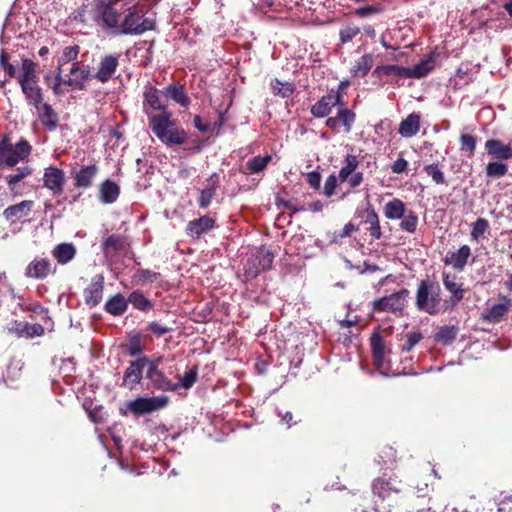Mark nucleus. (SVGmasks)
<instances>
[{"label": "nucleus", "instance_id": "nucleus-49", "mask_svg": "<svg viewBox=\"0 0 512 512\" xmlns=\"http://www.w3.org/2000/svg\"><path fill=\"white\" fill-rule=\"evenodd\" d=\"M490 230L489 221L485 218H477L476 221L472 224L470 238L472 241L479 242L480 239L485 237V234H488Z\"/></svg>", "mask_w": 512, "mask_h": 512}, {"label": "nucleus", "instance_id": "nucleus-6", "mask_svg": "<svg viewBox=\"0 0 512 512\" xmlns=\"http://www.w3.org/2000/svg\"><path fill=\"white\" fill-rule=\"evenodd\" d=\"M120 0H98L96 4V23L105 29H111L115 35H119L121 15L114 8Z\"/></svg>", "mask_w": 512, "mask_h": 512}, {"label": "nucleus", "instance_id": "nucleus-34", "mask_svg": "<svg viewBox=\"0 0 512 512\" xmlns=\"http://www.w3.org/2000/svg\"><path fill=\"white\" fill-rule=\"evenodd\" d=\"M101 247L105 255L117 254L126 250L127 243L123 236L111 234L103 239Z\"/></svg>", "mask_w": 512, "mask_h": 512}, {"label": "nucleus", "instance_id": "nucleus-56", "mask_svg": "<svg viewBox=\"0 0 512 512\" xmlns=\"http://www.w3.org/2000/svg\"><path fill=\"white\" fill-rule=\"evenodd\" d=\"M388 461L396 462V451L390 446H385L381 453L374 458V462L379 466L380 469H383L385 466H387Z\"/></svg>", "mask_w": 512, "mask_h": 512}, {"label": "nucleus", "instance_id": "nucleus-14", "mask_svg": "<svg viewBox=\"0 0 512 512\" xmlns=\"http://www.w3.org/2000/svg\"><path fill=\"white\" fill-rule=\"evenodd\" d=\"M55 271L56 268H52L51 261L48 258L35 257L26 266L24 274L27 278L44 280Z\"/></svg>", "mask_w": 512, "mask_h": 512}, {"label": "nucleus", "instance_id": "nucleus-10", "mask_svg": "<svg viewBox=\"0 0 512 512\" xmlns=\"http://www.w3.org/2000/svg\"><path fill=\"white\" fill-rule=\"evenodd\" d=\"M169 402L165 395L156 397H138L129 402L128 408L135 415H143L164 408Z\"/></svg>", "mask_w": 512, "mask_h": 512}, {"label": "nucleus", "instance_id": "nucleus-13", "mask_svg": "<svg viewBox=\"0 0 512 512\" xmlns=\"http://www.w3.org/2000/svg\"><path fill=\"white\" fill-rule=\"evenodd\" d=\"M357 215L362 219L361 224L372 239L378 240L382 237L379 216L372 204L368 203L366 208L357 212Z\"/></svg>", "mask_w": 512, "mask_h": 512}, {"label": "nucleus", "instance_id": "nucleus-26", "mask_svg": "<svg viewBox=\"0 0 512 512\" xmlns=\"http://www.w3.org/2000/svg\"><path fill=\"white\" fill-rule=\"evenodd\" d=\"M98 171L99 168L95 163L82 166L79 170L72 173L74 175V186L83 189L90 188Z\"/></svg>", "mask_w": 512, "mask_h": 512}, {"label": "nucleus", "instance_id": "nucleus-54", "mask_svg": "<svg viewBox=\"0 0 512 512\" xmlns=\"http://www.w3.org/2000/svg\"><path fill=\"white\" fill-rule=\"evenodd\" d=\"M160 273L149 269H138L132 276V283L143 285L147 282H154L160 278Z\"/></svg>", "mask_w": 512, "mask_h": 512}, {"label": "nucleus", "instance_id": "nucleus-40", "mask_svg": "<svg viewBox=\"0 0 512 512\" xmlns=\"http://www.w3.org/2000/svg\"><path fill=\"white\" fill-rule=\"evenodd\" d=\"M76 248L72 243H60L52 250V256L59 264L65 265L74 259Z\"/></svg>", "mask_w": 512, "mask_h": 512}, {"label": "nucleus", "instance_id": "nucleus-21", "mask_svg": "<svg viewBox=\"0 0 512 512\" xmlns=\"http://www.w3.org/2000/svg\"><path fill=\"white\" fill-rule=\"evenodd\" d=\"M442 282L445 289L451 294L449 302L452 306L457 305L464 299L465 290L463 289V283L457 281L456 275L443 272Z\"/></svg>", "mask_w": 512, "mask_h": 512}, {"label": "nucleus", "instance_id": "nucleus-8", "mask_svg": "<svg viewBox=\"0 0 512 512\" xmlns=\"http://www.w3.org/2000/svg\"><path fill=\"white\" fill-rule=\"evenodd\" d=\"M162 357L150 359L146 370L147 388L162 392L176 391V385L159 369Z\"/></svg>", "mask_w": 512, "mask_h": 512}, {"label": "nucleus", "instance_id": "nucleus-32", "mask_svg": "<svg viewBox=\"0 0 512 512\" xmlns=\"http://www.w3.org/2000/svg\"><path fill=\"white\" fill-rule=\"evenodd\" d=\"M255 260L257 261V266L247 270L248 274L252 277H256L259 273L271 268L274 254L268 249L261 248L257 251Z\"/></svg>", "mask_w": 512, "mask_h": 512}, {"label": "nucleus", "instance_id": "nucleus-59", "mask_svg": "<svg viewBox=\"0 0 512 512\" xmlns=\"http://www.w3.org/2000/svg\"><path fill=\"white\" fill-rule=\"evenodd\" d=\"M425 173L432 178L436 184H444L445 177L443 171L437 163L428 164L424 167Z\"/></svg>", "mask_w": 512, "mask_h": 512}, {"label": "nucleus", "instance_id": "nucleus-39", "mask_svg": "<svg viewBox=\"0 0 512 512\" xmlns=\"http://www.w3.org/2000/svg\"><path fill=\"white\" fill-rule=\"evenodd\" d=\"M128 308L127 299L120 293L109 298L105 305L104 309L107 313L113 316H121L123 315Z\"/></svg>", "mask_w": 512, "mask_h": 512}, {"label": "nucleus", "instance_id": "nucleus-63", "mask_svg": "<svg viewBox=\"0 0 512 512\" xmlns=\"http://www.w3.org/2000/svg\"><path fill=\"white\" fill-rule=\"evenodd\" d=\"M278 416L281 419V423L285 424L288 428L297 425L298 423L301 422V419H294V415L290 411H286L284 413L279 412Z\"/></svg>", "mask_w": 512, "mask_h": 512}, {"label": "nucleus", "instance_id": "nucleus-48", "mask_svg": "<svg viewBox=\"0 0 512 512\" xmlns=\"http://www.w3.org/2000/svg\"><path fill=\"white\" fill-rule=\"evenodd\" d=\"M399 228L409 234H414L417 230L419 218L416 212L408 209L405 215L400 219Z\"/></svg>", "mask_w": 512, "mask_h": 512}, {"label": "nucleus", "instance_id": "nucleus-43", "mask_svg": "<svg viewBox=\"0 0 512 512\" xmlns=\"http://www.w3.org/2000/svg\"><path fill=\"white\" fill-rule=\"evenodd\" d=\"M127 301L128 304L130 303L135 309L142 312H147L154 306V303L150 299L146 298L140 290L131 292Z\"/></svg>", "mask_w": 512, "mask_h": 512}, {"label": "nucleus", "instance_id": "nucleus-47", "mask_svg": "<svg viewBox=\"0 0 512 512\" xmlns=\"http://www.w3.org/2000/svg\"><path fill=\"white\" fill-rule=\"evenodd\" d=\"M373 57L371 54H364L354 64L352 74L357 77H364L373 66Z\"/></svg>", "mask_w": 512, "mask_h": 512}, {"label": "nucleus", "instance_id": "nucleus-53", "mask_svg": "<svg viewBox=\"0 0 512 512\" xmlns=\"http://www.w3.org/2000/svg\"><path fill=\"white\" fill-rule=\"evenodd\" d=\"M458 329L454 326H442L435 333L436 341L448 345L457 337Z\"/></svg>", "mask_w": 512, "mask_h": 512}, {"label": "nucleus", "instance_id": "nucleus-25", "mask_svg": "<svg viewBox=\"0 0 512 512\" xmlns=\"http://www.w3.org/2000/svg\"><path fill=\"white\" fill-rule=\"evenodd\" d=\"M33 173L32 167L25 165L18 167L15 173L8 174L4 177V180L13 197L22 196L23 192L18 189L17 184L25 178L31 176Z\"/></svg>", "mask_w": 512, "mask_h": 512}, {"label": "nucleus", "instance_id": "nucleus-42", "mask_svg": "<svg viewBox=\"0 0 512 512\" xmlns=\"http://www.w3.org/2000/svg\"><path fill=\"white\" fill-rule=\"evenodd\" d=\"M122 347L125 353L132 357L140 355L145 349L139 332L131 333L128 336L127 342Z\"/></svg>", "mask_w": 512, "mask_h": 512}, {"label": "nucleus", "instance_id": "nucleus-36", "mask_svg": "<svg viewBox=\"0 0 512 512\" xmlns=\"http://www.w3.org/2000/svg\"><path fill=\"white\" fill-rule=\"evenodd\" d=\"M406 204L399 198H393L384 205L383 213L388 220H400L407 211Z\"/></svg>", "mask_w": 512, "mask_h": 512}, {"label": "nucleus", "instance_id": "nucleus-45", "mask_svg": "<svg viewBox=\"0 0 512 512\" xmlns=\"http://www.w3.org/2000/svg\"><path fill=\"white\" fill-rule=\"evenodd\" d=\"M360 161L358 156L347 154L344 158V165L339 170L338 177L342 182H345L348 177L353 174L358 168Z\"/></svg>", "mask_w": 512, "mask_h": 512}, {"label": "nucleus", "instance_id": "nucleus-30", "mask_svg": "<svg viewBox=\"0 0 512 512\" xmlns=\"http://www.w3.org/2000/svg\"><path fill=\"white\" fill-rule=\"evenodd\" d=\"M502 299L504 300L503 303L493 304L490 308L485 310L482 317L484 320L491 323H498L503 319V317L508 313L512 301L506 296Z\"/></svg>", "mask_w": 512, "mask_h": 512}, {"label": "nucleus", "instance_id": "nucleus-9", "mask_svg": "<svg viewBox=\"0 0 512 512\" xmlns=\"http://www.w3.org/2000/svg\"><path fill=\"white\" fill-rule=\"evenodd\" d=\"M355 121L356 113L349 109L346 102L343 100L342 104L337 107L336 116L328 117L325 125L336 133L340 131V127L342 126L343 132L349 134L352 131Z\"/></svg>", "mask_w": 512, "mask_h": 512}, {"label": "nucleus", "instance_id": "nucleus-18", "mask_svg": "<svg viewBox=\"0 0 512 512\" xmlns=\"http://www.w3.org/2000/svg\"><path fill=\"white\" fill-rule=\"evenodd\" d=\"M216 226V219L210 214L203 215L198 219L188 222L185 232L193 239H199L203 234L213 230Z\"/></svg>", "mask_w": 512, "mask_h": 512}, {"label": "nucleus", "instance_id": "nucleus-15", "mask_svg": "<svg viewBox=\"0 0 512 512\" xmlns=\"http://www.w3.org/2000/svg\"><path fill=\"white\" fill-rule=\"evenodd\" d=\"M119 58V54H109L102 57L98 64L97 71L92 75V78L101 83H107L117 71Z\"/></svg>", "mask_w": 512, "mask_h": 512}, {"label": "nucleus", "instance_id": "nucleus-33", "mask_svg": "<svg viewBox=\"0 0 512 512\" xmlns=\"http://www.w3.org/2000/svg\"><path fill=\"white\" fill-rule=\"evenodd\" d=\"M370 346L373 363L376 368L380 369L384 364L385 343L378 331L372 333L370 337Z\"/></svg>", "mask_w": 512, "mask_h": 512}, {"label": "nucleus", "instance_id": "nucleus-20", "mask_svg": "<svg viewBox=\"0 0 512 512\" xmlns=\"http://www.w3.org/2000/svg\"><path fill=\"white\" fill-rule=\"evenodd\" d=\"M65 174L62 169L50 166L45 169L43 175V185L51 190L53 195H61L64 190Z\"/></svg>", "mask_w": 512, "mask_h": 512}, {"label": "nucleus", "instance_id": "nucleus-19", "mask_svg": "<svg viewBox=\"0 0 512 512\" xmlns=\"http://www.w3.org/2000/svg\"><path fill=\"white\" fill-rule=\"evenodd\" d=\"M372 75L374 77H386L384 84H391L400 86V80L407 78L406 75V67H402L399 65H382L377 66Z\"/></svg>", "mask_w": 512, "mask_h": 512}, {"label": "nucleus", "instance_id": "nucleus-1", "mask_svg": "<svg viewBox=\"0 0 512 512\" xmlns=\"http://www.w3.org/2000/svg\"><path fill=\"white\" fill-rule=\"evenodd\" d=\"M162 90L148 84L143 91V111L148 117L153 134L166 146L182 145L188 133L172 118V112L161 101Z\"/></svg>", "mask_w": 512, "mask_h": 512}, {"label": "nucleus", "instance_id": "nucleus-4", "mask_svg": "<svg viewBox=\"0 0 512 512\" xmlns=\"http://www.w3.org/2000/svg\"><path fill=\"white\" fill-rule=\"evenodd\" d=\"M154 19L146 17L144 6L133 5L128 7L121 20L119 35H142L147 31L155 30Z\"/></svg>", "mask_w": 512, "mask_h": 512}, {"label": "nucleus", "instance_id": "nucleus-64", "mask_svg": "<svg viewBox=\"0 0 512 512\" xmlns=\"http://www.w3.org/2000/svg\"><path fill=\"white\" fill-rule=\"evenodd\" d=\"M499 512H512V493L506 495L498 504Z\"/></svg>", "mask_w": 512, "mask_h": 512}, {"label": "nucleus", "instance_id": "nucleus-50", "mask_svg": "<svg viewBox=\"0 0 512 512\" xmlns=\"http://www.w3.org/2000/svg\"><path fill=\"white\" fill-rule=\"evenodd\" d=\"M424 339L421 331L413 330L404 335V342L400 345L401 352H410Z\"/></svg>", "mask_w": 512, "mask_h": 512}, {"label": "nucleus", "instance_id": "nucleus-22", "mask_svg": "<svg viewBox=\"0 0 512 512\" xmlns=\"http://www.w3.org/2000/svg\"><path fill=\"white\" fill-rule=\"evenodd\" d=\"M34 207V201L23 200L17 204L7 207L3 211V217L10 224H15L22 218L28 216Z\"/></svg>", "mask_w": 512, "mask_h": 512}, {"label": "nucleus", "instance_id": "nucleus-7", "mask_svg": "<svg viewBox=\"0 0 512 512\" xmlns=\"http://www.w3.org/2000/svg\"><path fill=\"white\" fill-rule=\"evenodd\" d=\"M409 295V290L407 288H403L388 296L375 299L372 302V310L374 312H389L396 315H402Z\"/></svg>", "mask_w": 512, "mask_h": 512}, {"label": "nucleus", "instance_id": "nucleus-5", "mask_svg": "<svg viewBox=\"0 0 512 512\" xmlns=\"http://www.w3.org/2000/svg\"><path fill=\"white\" fill-rule=\"evenodd\" d=\"M31 150L32 147L27 140L21 139L14 145L11 139L5 135L0 139V166L15 167L19 162L29 157Z\"/></svg>", "mask_w": 512, "mask_h": 512}, {"label": "nucleus", "instance_id": "nucleus-57", "mask_svg": "<svg viewBox=\"0 0 512 512\" xmlns=\"http://www.w3.org/2000/svg\"><path fill=\"white\" fill-rule=\"evenodd\" d=\"M79 51H80V48L78 45L66 46L62 51V55L58 59V65L60 67H62L65 64L76 60L78 57Z\"/></svg>", "mask_w": 512, "mask_h": 512}, {"label": "nucleus", "instance_id": "nucleus-62", "mask_svg": "<svg viewBox=\"0 0 512 512\" xmlns=\"http://www.w3.org/2000/svg\"><path fill=\"white\" fill-rule=\"evenodd\" d=\"M337 187V177L334 174H331L327 177L324 184V195L326 197H331L335 193V189Z\"/></svg>", "mask_w": 512, "mask_h": 512}, {"label": "nucleus", "instance_id": "nucleus-12", "mask_svg": "<svg viewBox=\"0 0 512 512\" xmlns=\"http://www.w3.org/2000/svg\"><path fill=\"white\" fill-rule=\"evenodd\" d=\"M150 362L148 356H141L138 359L131 361L129 366L124 371L122 387L134 390L135 387L141 383L143 378V369Z\"/></svg>", "mask_w": 512, "mask_h": 512}, {"label": "nucleus", "instance_id": "nucleus-27", "mask_svg": "<svg viewBox=\"0 0 512 512\" xmlns=\"http://www.w3.org/2000/svg\"><path fill=\"white\" fill-rule=\"evenodd\" d=\"M470 256V247L462 245L456 252H449L444 259V263L452 266L457 271H462L467 265Z\"/></svg>", "mask_w": 512, "mask_h": 512}, {"label": "nucleus", "instance_id": "nucleus-29", "mask_svg": "<svg viewBox=\"0 0 512 512\" xmlns=\"http://www.w3.org/2000/svg\"><path fill=\"white\" fill-rule=\"evenodd\" d=\"M485 149L493 158L501 160L512 158V146L510 144H504L501 140L488 139L485 142Z\"/></svg>", "mask_w": 512, "mask_h": 512}, {"label": "nucleus", "instance_id": "nucleus-16", "mask_svg": "<svg viewBox=\"0 0 512 512\" xmlns=\"http://www.w3.org/2000/svg\"><path fill=\"white\" fill-rule=\"evenodd\" d=\"M70 75L72 77L65 81V85L82 91L86 89L85 82L92 78L93 74L90 73L89 66L82 64V62H74L70 68Z\"/></svg>", "mask_w": 512, "mask_h": 512}, {"label": "nucleus", "instance_id": "nucleus-17", "mask_svg": "<svg viewBox=\"0 0 512 512\" xmlns=\"http://www.w3.org/2000/svg\"><path fill=\"white\" fill-rule=\"evenodd\" d=\"M104 276L96 274L92 277L91 283L83 291L84 301L90 308L96 307L103 298Z\"/></svg>", "mask_w": 512, "mask_h": 512}, {"label": "nucleus", "instance_id": "nucleus-24", "mask_svg": "<svg viewBox=\"0 0 512 512\" xmlns=\"http://www.w3.org/2000/svg\"><path fill=\"white\" fill-rule=\"evenodd\" d=\"M219 183L220 179L218 173H213L207 179L206 187L200 190L199 196L197 198V203L200 208L205 209L211 204L213 198L216 195Z\"/></svg>", "mask_w": 512, "mask_h": 512}, {"label": "nucleus", "instance_id": "nucleus-2", "mask_svg": "<svg viewBox=\"0 0 512 512\" xmlns=\"http://www.w3.org/2000/svg\"><path fill=\"white\" fill-rule=\"evenodd\" d=\"M442 291L435 279H422L417 284L415 292V308L419 312L431 316L438 315L442 310Z\"/></svg>", "mask_w": 512, "mask_h": 512}, {"label": "nucleus", "instance_id": "nucleus-44", "mask_svg": "<svg viewBox=\"0 0 512 512\" xmlns=\"http://www.w3.org/2000/svg\"><path fill=\"white\" fill-rule=\"evenodd\" d=\"M15 332L19 337L23 336L26 338H34L42 336L45 332V329L41 324H30L28 322H25L19 323L15 329Z\"/></svg>", "mask_w": 512, "mask_h": 512}, {"label": "nucleus", "instance_id": "nucleus-41", "mask_svg": "<svg viewBox=\"0 0 512 512\" xmlns=\"http://www.w3.org/2000/svg\"><path fill=\"white\" fill-rule=\"evenodd\" d=\"M37 63L28 58H23L21 63V74L17 76L18 83L38 82Z\"/></svg>", "mask_w": 512, "mask_h": 512}, {"label": "nucleus", "instance_id": "nucleus-38", "mask_svg": "<svg viewBox=\"0 0 512 512\" xmlns=\"http://www.w3.org/2000/svg\"><path fill=\"white\" fill-rule=\"evenodd\" d=\"M434 54H431L427 59L421 60L412 68L406 67L407 78L420 79L427 76L434 68Z\"/></svg>", "mask_w": 512, "mask_h": 512}, {"label": "nucleus", "instance_id": "nucleus-31", "mask_svg": "<svg viewBox=\"0 0 512 512\" xmlns=\"http://www.w3.org/2000/svg\"><path fill=\"white\" fill-rule=\"evenodd\" d=\"M38 119L48 131H54L58 127L59 117L57 112L48 103H42L38 110Z\"/></svg>", "mask_w": 512, "mask_h": 512}, {"label": "nucleus", "instance_id": "nucleus-28", "mask_svg": "<svg viewBox=\"0 0 512 512\" xmlns=\"http://www.w3.org/2000/svg\"><path fill=\"white\" fill-rule=\"evenodd\" d=\"M162 94L184 108H188L191 103L183 84L171 83L162 90Z\"/></svg>", "mask_w": 512, "mask_h": 512}, {"label": "nucleus", "instance_id": "nucleus-51", "mask_svg": "<svg viewBox=\"0 0 512 512\" xmlns=\"http://www.w3.org/2000/svg\"><path fill=\"white\" fill-rule=\"evenodd\" d=\"M272 157L271 155H257L255 157L250 158L246 162V167L249 170L250 173H259L263 171L267 165L271 162Z\"/></svg>", "mask_w": 512, "mask_h": 512}, {"label": "nucleus", "instance_id": "nucleus-37", "mask_svg": "<svg viewBox=\"0 0 512 512\" xmlns=\"http://www.w3.org/2000/svg\"><path fill=\"white\" fill-rule=\"evenodd\" d=\"M100 201L104 204L114 203L120 194V187L112 180H105L101 183L100 189Z\"/></svg>", "mask_w": 512, "mask_h": 512}, {"label": "nucleus", "instance_id": "nucleus-11", "mask_svg": "<svg viewBox=\"0 0 512 512\" xmlns=\"http://www.w3.org/2000/svg\"><path fill=\"white\" fill-rule=\"evenodd\" d=\"M342 85L343 83L340 84L338 90L342 88ZM342 101L343 97L340 92L331 90L312 105L310 112L315 118H324L331 113L334 107L342 104Z\"/></svg>", "mask_w": 512, "mask_h": 512}, {"label": "nucleus", "instance_id": "nucleus-3", "mask_svg": "<svg viewBox=\"0 0 512 512\" xmlns=\"http://www.w3.org/2000/svg\"><path fill=\"white\" fill-rule=\"evenodd\" d=\"M371 490L373 495L378 498L381 505L377 510L390 512L391 508L397 504L395 497L402 491V481L395 475L387 476V474L384 473L382 476L372 481Z\"/></svg>", "mask_w": 512, "mask_h": 512}, {"label": "nucleus", "instance_id": "nucleus-52", "mask_svg": "<svg viewBox=\"0 0 512 512\" xmlns=\"http://www.w3.org/2000/svg\"><path fill=\"white\" fill-rule=\"evenodd\" d=\"M198 380V369L193 367L186 371L183 376H178V382H174L176 390L179 388L190 389Z\"/></svg>", "mask_w": 512, "mask_h": 512}, {"label": "nucleus", "instance_id": "nucleus-61", "mask_svg": "<svg viewBox=\"0 0 512 512\" xmlns=\"http://www.w3.org/2000/svg\"><path fill=\"white\" fill-rule=\"evenodd\" d=\"M380 12H382V7L379 4H377L357 8L354 13L359 17H367L369 15L378 14Z\"/></svg>", "mask_w": 512, "mask_h": 512}, {"label": "nucleus", "instance_id": "nucleus-46", "mask_svg": "<svg viewBox=\"0 0 512 512\" xmlns=\"http://www.w3.org/2000/svg\"><path fill=\"white\" fill-rule=\"evenodd\" d=\"M270 87L272 93L275 96H279L281 98L290 97L295 91V85L292 82H281L279 79H272L270 81Z\"/></svg>", "mask_w": 512, "mask_h": 512}, {"label": "nucleus", "instance_id": "nucleus-35", "mask_svg": "<svg viewBox=\"0 0 512 512\" xmlns=\"http://www.w3.org/2000/svg\"><path fill=\"white\" fill-rule=\"evenodd\" d=\"M420 120L421 117L417 113L409 114L405 119H403L400 123L398 133L402 137L410 138L415 136L420 129Z\"/></svg>", "mask_w": 512, "mask_h": 512}, {"label": "nucleus", "instance_id": "nucleus-23", "mask_svg": "<svg viewBox=\"0 0 512 512\" xmlns=\"http://www.w3.org/2000/svg\"><path fill=\"white\" fill-rule=\"evenodd\" d=\"M19 85L27 103L35 109L40 110V105L44 100V94L38 82H24L19 83Z\"/></svg>", "mask_w": 512, "mask_h": 512}, {"label": "nucleus", "instance_id": "nucleus-55", "mask_svg": "<svg viewBox=\"0 0 512 512\" xmlns=\"http://www.w3.org/2000/svg\"><path fill=\"white\" fill-rule=\"evenodd\" d=\"M486 176L489 178H500L507 174L508 166L501 161L489 162L485 169Z\"/></svg>", "mask_w": 512, "mask_h": 512}, {"label": "nucleus", "instance_id": "nucleus-58", "mask_svg": "<svg viewBox=\"0 0 512 512\" xmlns=\"http://www.w3.org/2000/svg\"><path fill=\"white\" fill-rule=\"evenodd\" d=\"M461 150L468 153L472 157L476 150L477 139L471 134H462L459 138Z\"/></svg>", "mask_w": 512, "mask_h": 512}, {"label": "nucleus", "instance_id": "nucleus-60", "mask_svg": "<svg viewBox=\"0 0 512 512\" xmlns=\"http://www.w3.org/2000/svg\"><path fill=\"white\" fill-rule=\"evenodd\" d=\"M360 33V28L356 25H347L339 32L340 40L342 43L350 42L354 37Z\"/></svg>", "mask_w": 512, "mask_h": 512}]
</instances>
